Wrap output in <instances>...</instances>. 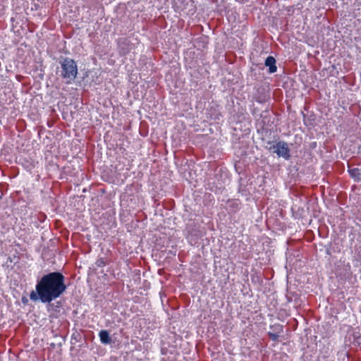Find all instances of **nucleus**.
Returning a JSON list of instances; mask_svg holds the SVG:
<instances>
[{
    "label": "nucleus",
    "mask_w": 361,
    "mask_h": 361,
    "mask_svg": "<svg viewBox=\"0 0 361 361\" xmlns=\"http://www.w3.org/2000/svg\"><path fill=\"white\" fill-rule=\"evenodd\" d=\"M129 43L124 40L123 42H119L118 44V52L121 56H125L130 51Z\"/></svg>",
    "instance_id": "obj_6"
},
{
    "label": "nucleus",
    "mask_w": 361,
    "mask_h": 361,
    "mask_svg": "<svg viewBox=\"0 0 361 361\" xmlns=\"http://www.w3.org/2000/svg\"><path fill=\"white\" fill-rule=\"evenodd\" d=\"M61 65L60 75L66 84H71L78 74V66L75 61L70 58H64L59 62Z\"/></svg>",
    "instance_id": "obj_2"
},
{
    "label": "nucleus",
    "mask_w": 361,
    "mask_h": 361,
    "mask_svg": "<svg viewBox=\"0 0 361 361\" xmlns=\"http://www.w3.org/2000/svg\"><path fill=\"white\" fill-rule=\"evenodd\" d=\"M268 336L271 340H272L274 341H276L280 335L277 334L276 333L269 331V332H268Z\"/></svg>",
    "instance_id": "obj_10"
},
{
    "label": "nucleus",
    "mask_w": 361,
    "mask_h": 361,
    "mask_svg": "<svg viewBox=\"0 0 361 361\" xmlns=\"http://www.w3.org/2000/svg\"><path fill=\"white\" fill-rule=\"evenodd\" d=\"M100 341L103 344H109L111 342L109 333L107 330H101L99 333Z\"/></svg>",
    "instance_id": "obj_5"
},
{
    "label": "nucleus",
    "mask_w": 361,
    "mask_h": 361,
    "mask_svg": "<svg viewBox=\"0 0 361 361\" xmlns=\"http://www.w3.org/2000/svg\"><path fill=\"white\" fill-rule=\"evenodd\" d=\"M265 66L269 67V71L270 73H274L277 70L276 59L271 56H269L266 59Z\"/></svg>",
    "instance_id": "obj_4"
},
{
    "label": "nucleus",
    "mask_w": 361,
    "mask_h": 361,
    "mask_svg": "<svg viewBox=\"0 0 361 361\" xmlns=\"http://www.w3.org/2000/svg\"><path fill=\"white\" fill-rule=\"evenodd\" d=\"M257 102H262V101H261V100H259V99H257Z\"/></svg>",
    "instance_id": "obj_13"
},
{
    "label": "nucleus",
    "mask_w": 361,
    "mask_h": 361,
    "mask_svg": "<svg viewBox=\"0 0 361 361\" xmlns=\"http://www.w3.org/2000/svg\"><path fill=\"white\" fill-rule=\"evenodd\" d=\"M273 149L274 152L276 153L278 157H282L286 160L290 159V149L287 142L284 141H279L273 146Z\"/></svg>",
    "instance_id": "obj_3"
},
{
    "label": "nucleus",
    "mask_w": 361,
    "mask_h": 361,
    "mask_svg": "<svg viewBox=\"0 0 361 361\" xmlns=\"http://www.w3.org/2000/svg\"><path fill=\"white\" fill-rule=\"evenodd\" d=\"M64 276L58 271L51 272L43 276L37 283L35 291L30 294L32 301L41 300L49 303L59 298L66 290Z\"/></svg>",
    "instance_id": "obj_1"
},
{
    "label": "nucleus",
    "mask_w": 361,
    "mask_h": 361,
    "mask_svg": "<svg viewBox=\"0 0 361 361\" xmlns=\"http://www.w3.org/2000/svg\"><path fill=\"white\" fill-rule=\"evenodd\" d=\"M228 207L230 208H232L233 212H235L238 209L239 202L237 200H228Z\"/></svg>",
    "instance_id": "obj_9"
},
{
    "label": "nucleus",
    "mask_w": 361,
    "mask_h": 361,
    "mask_svg": "<svg viewBox=\"0 0 361 361\" xmlns=\"http://www.w3.org/2000/svg\"><path fill=\"white\" fill-rule=\"evenodd\" d=\"M104 263L103 261H101L98 263V266H104Z\"/></svg>",
    "instance_id": "obj_12"
},
{
    "label": "nucleus",
    "mask_w": 361,
    "mask_h": 361,
    "mask_svg": "<svg viewBox=\"0 0 361 361\" xmlns=\"http://www.w3.org/2000/svg\"><path fill=\"white\" fill-rule=\"evenodd\" d=\"M348 173L351 178L358 181L361 178V170L358 168H354L348 170Z\"/></svg>",
    "instance_id": "obj_7"
},
{
    "label": "nucleus",
    "mask_w": 361,
    "mask_h": 361,
    "mask_svg": "<svg viewBox=\"0 0 361 361\" xmlns=\"http://www.w3.org/2000/svg\"><path fill=\"white\" fill-rule=\"evenodd\" d=\"M22 302H23V304H25H25H27V302H28V301H27V299L26 298L23 297V298H22Z\"/></svg>",
    "instance_id": "obj_11"
},
{
    "label": "nucleus",
    "mask_w": 361,
    "mask_h": 361,
    "mask_svg": "<svg viewBox=\"0 0 361 361\" xmlns=\"http://www.w3.org/2000/svg\"><path fill=\"white\" fill-rule=\"evenodd\" d=\"M270 329L273 330L272 332L276 333L280 335L283 332V326L280 324H275L270 326Z\"/></svg>",
    "instance_id": "obj_8"
}]
</instances>
